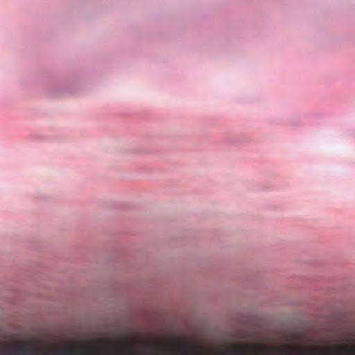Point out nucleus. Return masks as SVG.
<instances>
[{
	"instance_id": "f257e3e1",
	"label": "nucleus",
	"mask_w": 355,
	"mask_h": 355,
	"mask_svg": "<svg viewBox=\"0 0 355 355\" xmlns=\"http://www.w3.org/2000/svg\"><path fill=\"white\" fill-rule=\"evenodd\" d=\"M15 351L18 355H37L44 353L42 349L33 343L28 342H21L16 345Z\"/></svg>"
},
{
	"instance_id": "f03ea898",
	"label": "nucleus",
	"mask_w": 355,
	"mask_h": 355,
	"mask_svg": "<svg viewBox=\"0 0 355 355\" xmlns=\"http://www.w3.org/2000/svg\"><path fill=\"white\" fill-rule=\"evenodd\" d=\"M175 345L179 347L182 352L185 355H198V347L191 343L184 341H179L176 342Z\"/></svg>"
},
{
	"instance_id": "7ed1b4c3",
	"label": "nucleus",
	"mask_w": 355,
	"mask_h": 355,
	"mask_svg": "<svg viewBox=\"0 0 355 355\" xmlns=\"http://www.w3.org/2000/svg\"><path fill=\"white\" fill-rule=\"evenodd\" d=\"M241 349H252L255 351L262 352L265 350V348L258 345L245 344L230 348V351H231L234 354H237L239 352H241Z\"/></svg>"
},
{
	"instance_id": "20e7f679",
	"label": "nucleus",
	"mask_w": 355,
	"mask_h": 355,
	"mask_svg": "<svg viewBox=\"0 0 355 355\" xmlns=\"http://www.w3.org/2000/svg\"><path fill=\"white\" fill-rule=\"evenodd\" d=\"M62 355H76L78 354V349L73 345H69L60 350Z\"/></svg>"
},
{
	"instance_id": "39448f33",
	"label": "nucleus",
	"mask_w": 355,
	"mask_h": 355,
	"mask_svg": "<svg viewBox=\"0 0 355 355\" xmlns=\"http://www.w3.org/2000/svg\"><path fill=\"white\" fill-rule=\"evenodd\" d=\"M336 348L341 350L346 354L355 355V346H338Z\"/></svg>"
},
{
	"instance_id": "423d86ee",
	"label": "nucleus",
	"mask_w": 355,
	"mask_h": 355,
	"mask_svg": "<svg viewBox=\"0 0 355 355\" xmlns=\"http://www.w3.org/2000/svg\"><path fill=\"white\" fill-rule=\"evenodd\" d=\"M89 349L94 350L96 354H100V349L102 347H100V346L94 344H91L89 345Z\"/></svg>"
},
{
	"instance_id": "0eeeda50",
	"label": "nucleus",
	"mask_w": 355,
	"mask_h": 355,
	"mask_svg": "<svg viewBox=\"0 0 355 355\" xmlns=\"http://www.w3.org/2000/svg\"><path fill=\"white\" fill-rule=\"evenodd\" d=\"M287 349H289L293 351H299L300 349H304V348L302 347H288Z\"/></svg>"
},
{
	"instance_id": "6e6552de",
	"label": "nucleus",
	"mask_w": 355,
	"mask_h": 355,
	"mask_svg": "<svg viewBox=\"0 0 355 355\" xmlns=\"http://www.w3.org/2000/svg\"><path fill=\"white\" fill-rule=\"evenodd\" d=\"M143 343H144L145 345H148L150 344V343H149L148 342H147V341H144Z\"/></svg>"
}]
</instances>
